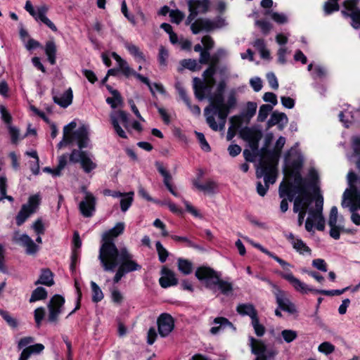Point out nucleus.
<instances>
[{
	"mask_svg": "<svg viewBox=\"0 0 360 360\" xmlns=\"http://www.w3.org/2000/svg\"><path fill=\"white\" fill-rule=\"evenodd\" d=\"M251 321V323L254 328L255 334L259 337L263 336L265 333L266 330L264 326L259 323L258 316H257L256 318L253 319Z\"/></svg>",
	"mask_w": 360,
	"mask_h": 360,
	"instance_id": "603ef678",
	"label": "nucleus"
},
{
	"mask_svg": "<svg viewBox=\"0 0 360 360\" xmlns=\"http://www.w3.org/2000/svg\"><path fill=\"white\" fill-rule=\"evenodd\" d=\"M195 276L200 281H204L205 287L213 290L217 285L221 292L229 295L233 290L232 284L220 278V275L213 269L207 266H200L195 271Z\"/></svg>",
	"mask_w": 360,
	"mask_h": 360,
	"instance_id": "39448f33",
	"label": "nucleus"
},
{
	"mask_svg": "<svg viewBox=\"0 0 360 360\" xmlns=\"http://www.w3.org/2000/svg\"><path fill=\"white\" fill-rule=\"evenodd\" d=\"M240 135L243 139L249 143L252 150H258L259 142L262 137V133L260 130L246 127L240 130Z\"/></svg>",
	"mask_w": 360,
	"mask_h": 360,
	"instance_id": "a211bd4d",
	"label": "nucleus"
},
{
	"mask_svg": "<svg viewBox=\"0 0 360 360\" xmlns=\"http://www.w3.org/2000/svg\"><path fill=\"white\" fill-rule=\"evenodd\" d=\"M72 98L73 94L71 88L67 89L60 96H53L54 102L63 108H67L68 106H69L72 102Z\"/></svg>",
	"mask_w": 360,
	"mask_h": 360,
	"instance_id": "c85d7f7f",
	"label": "nucleus"
},
{
	"mask_svg": "<svg viewBox=\"0 0 360 360\" xmlns=\"http://www.w3.org/2000/svg\"><path fill=\"white\" fill-rule=\"evenodd\" d=\"M32 229L37 235H43L45 232V227L41 219H37L32 225Z\"/></svg>",
	"mask_w": 360,
	"mask_h": 360,
	"instance_id": "052dcab7",
	"label": "nucleus"
},
{
	"mask_svg": "<svg viewBox=\"0 0 360 360\" xmlns=\"http://www.w3.org/2000/svg\"><path fill=\"white\" fill-rule=\"evenodd\" d=\"M269 285L272 287V292L274 295L276 303L278 307L283 311H288L290 314L296 312L295 305L290 301L286 292L281 290L276 285L269 282Z\"/></svg>",
	"mask_w": 360,
	"mask_h": 360,
	"instance_id": "f8f14e48",
	"label": "nucleus"
},
{
	"mask_svg": "<svg viewBox=\"0 0 360 360\" xmlns=\"http://www.w3.org/2000/svg\"><path fill=\"white\" fill-rule=\"evenodd\" d=\"M65 299L60 295H55L48 304V321L51 323H57L59 315L62 313Z\"/></svg>",
	"mask_w": 360,
	"mask_h": 360,
	"instance_id": "ddd939ff",
	"label": "nucleus"
},
{
	"mask_svg": "<svg viewBox=\"0 0 360 360\" xmlns=\"http://www.w3.org/2000/svg\"><path fill=\"white\" fill-rule=\"evenodd\" d=\"M188 6L190 14L186 19V24L191 25L193 23L192 22L199 13H205L208 11L210 0H189Z\"/></svg>",
	"mask_w": 360,
	"mask_h": 360,
	"instance_id": "2eb2a0df",
	"label": "nucleus"
},
{
	"mask_svg": "<svg viewBox=\"0 0 360 360\" xmlns=\"http://www.w3.org/2000/svg\"><path fill=\"white\" fill-rule=\"evenodd\" d=\"M156 250L158 254L159 260L164 263L169 255L168 251L163 247L160 241H157L155 243Z\"/></svg>",
	"mask_w": 360,
	"mask_h": 360,
	"instance_id": "3c124183",
	"label": "nucleus"
},
{
	"mask_svg": "<svg viewBox=\"0 0 360 360\" xmlns=\"http://www.w3.org/2000/svg\"><path fill=\"white\" fill-rule=\"evenodd\" d=\"M47 297V291L43 287L37 288L32 293L30 302H34L37 300H44Z\"/></svg>",
	"mask_w": 360,
	"mask_h": 360,
	"instance_id": "a19ab883",
	"label": "nucleus"
},
{
	"mask_svg": "<svg viewBox=\"0 0 360 360\" xmlns=\"http://www.w3.org/2000/svg\"><path fill=\"white\" fill-rule=\"evenodd\" d=\"M281 335L287 343H290L295 340L297 337V333L293 330H283L281 332Z\"/></svg>",
	"mask_w": 360,
	"mask_h": 360,
	"instance_id": "4d7b16f0",
	"label": "nucleus"
},
{
	"mask_svg": "<svg viewBox=\"0 0 360 360\" xmlns=\"http://www.w3.org/2000/svg\"><path fill=\"white\" fill-rule=\"evenodd\" d=\"M323 198L320 195L315 202V207L308 211L309 216L305 222V229L307 231H313L314 223H316V229L319 231H323L325 228V219L323 216Z\"/></svg>",
	"mask_w": 360,
	"mask_h": 360,
	"instance_id": "0eeeda50",
	"label": "nucleus"
},
{
	"mask_svg": "<svg viewBox=\"0 0 360 360\" xmlns=\"http://www.w3.org/2000/svg\"><path fill=\"white\" fill-rule=\"evenodd\" d=\"M124 222H118L114 227L105 231L102 235L101 245L99 249V254H101L103 248L110 245H115L113 239L121 235L124 230Z\"/></svg>",
	"mask_w": 360,
	"mask_h": 360,
	"instance_id": "6ab92c4d",
	"label": "nucleus"
},
{
	"mask_svg": "<svg viewBox=\"0 0 360 360\" xmlns=\"http://www.w3.org/2000/svg\"><path fill=\"white\" fill-rule=\"evenodd\" d=\"M44 349V346L41 343L30 345L22 349L19 360H28L32 354H40Z\"/></svg>",
	"mask_w": 360,
	"mask_h": 360,
	"instance_id": "bb28decb",
	"label": "nucleus"
},
{
	"mask_svg": "<svg viewBox=\"0 0 360 360\" xmlns=\"http://www.w3.org/2000/svg\"><path fill=\"white\" fill-rule=\"evenodd\" d=\"M46 8L45 7H40L37 9V15H36V20H40L48 26L53 32L57 31L56 25L46 17Z\"/></svg>",
	"mask_w": 360,
	"mask_h": 360,
	"instance_id": "72a5a7b5",
	"label": "nucleus"
},
{
	"mask_svg": "<svg viewBox=\"0 0 360 360\" xmlns=\"http://www.w3.org/2000/svg\"><path fill=\"white\" fill-rule=\"evenodd\" d=\"M273 160L271 158L262 160L256 169V177L264 178V184L259 181L256 185L257 193L262 197L266 194L269 185L274 184L276 181L277 169Z\"/></svg>",
	"mask_w": 360,
	"mask_h": 360,
	"instance_id": "20e7f679",
	"label": "nucleus"
},
{
	"mask_svg": "<svg viewBox=\"0 0 360 360\" xmlns=\"http://www.w3.org/2000/svg\"><path fill=\"white\" fill-rule=\"evenodd\" d=\"M110 120L116 134L122 139H127V136L120 124L127 129L129 126V115L124 110L114 111L110 114Z\"/></svg>",
	"mask_w": 360,
	"mask_h": 360,
	"instance_id": "9d476101",
	"label": "nucleus"
},
{
	"mask_svg": "<svg viewBox=\"0 0 360 360\" xmlns=\"http://www.w3.org/2000/svg\"><path fill=\"white\" fill-rule=\"evenodd\" d=\"M292 247L300 254L310 253L311 250L309 248L300 238L296 239L295 241H292Z\"/></svg>",
	"mask_w": 360,
	"mask_h": 360,
	"instance_id": "de8ad7c7",
	"label": "nucleus"
},
{
	"mask_svg": "<svg viewBox=\"0 0 360 360\" xmlns=\"http://www.w3.org/2000/svg\"><path fill=\"white\" fill-rule=\"evenodd\" d=\"M45 316V309L44 307H38L34 310V321L37 326H41V321Z\"/></svg>",
	"mask_w": 360,
	"mask_h": 360,
	"instance_id": "338daca9",
	"label": "nucleus"
},
{
	"mask_svg": "<svg viewBox=\"0 0 360 360\" xmlns=\"http://www.w3.org/2000/svg\"><path fill=\"white\" fill-rule=\"evenodd\" d=\"M217 188V183L212 180H209L202 185L201 191H203L208 194H214L216 191Z\"/></svg>",
	"mask_w": 360,
	"mask_h": 360,
	"instance_id": "5fc2aeb1",
	"label": "nucleus"
},
{
	"mask_svg": "<svg viewBox=\"0 0 360 360\" xmlns=\"http://www.w3.org/2000/svg\"><path fill=\"white\" fill-rule=\"evenodd\" d=\"M45 52L50 63L54 65L56 63V46L53 41L46 42Z\"/></svg>",
	"mask_w": 360,
	"mask_h": 360,
	"instance_id": "c9c22d12",
	"label": "nucleus"
},
{
	"mask_svg": "<svg viewBox=\"0 0 360 360\" xmlns=\"http://www.w3.org/2000/svg\"><path fill=\"white\" fill-rule=\"evenodd\" d=\"M85 197L79 205L81 214L84 217H91L96 210V199L92 193L85 191Z\"/></svg>",
	"mask_w": 360,
	"mask_h": 360,
	"instance_id": "412c9836",
	"label": "nucleus"
},
{
	"mask_svg": "<svg viewBox=\"0 0 360 360\" xmlns=\"http://www.w3.org/2000/svg\"><path fill=\"white\" fill-rule=\"evenodd\" d=\"M111 299L115 304H121L124 300V297L122 292L115 288L111 290Z\"/></svg>",
	"mask_w": 360,
	"mask_h": 360,
	"instance_id": "680f3d73",
	"label": "nucleus"
},
{
	"mask_svg": "<svg viewBox=\"0 0 360 360\" xmlns=\"http://www.w3.org/2000/svg\"><path fill=\"white\" fill-rule=\"evenodd\" d=\"M91 287L92 290V301L94 302H98L103 299V293L100 287L94 282H91Z\"/></svg>",
	"mask_w": 360,
	"mask_h": 360,
	"instance_id": "c03bdc74",
	"label": "nucleus"
},
{
	"mask_svg": "<svg viewBox=\"0 0 360 360\" xmlns=\"http://www.w3.org/2000/svg\"><path fill=\"white\" fill-rule=\"evenodd\" d=\"M158 332L161 337H167L174 328V321L172 316L167 313L160 315L157 320Z\"/></svg>",
	"mask_w": 360,
	"mask_h": 360,
	"instance_id": "4be33fe9",
	"label": "nucleus"
},
{
	"mask_svg": "<svg viewBox=\"0 0 360 360\" xmlns=\"http://www.w3.org/2000/svg\"><path fill=\"white\" fill-rule=\"evenodd\" d=\"M133 257L126 247L118 249L112 245L104 247L101 254H98L101 266L105 271L113 272L117 268L113 277L115 283H119L127 274L141 269V266Z\"/></svg>",
	"mask_w": 360,
	"mask_h": 360,
	"instance_id": "f257e3e1",
	"label": "nucleus"
},
{
	"mask_svg": "<svg viewBox=\"0 0 360 360\" xmlns=\"http://www.w3.org/2000/svg\"><path fill=\"white\" fill-rule=\"evenodd\" d=\"M34 284H42L47 286L53 285L54 284L53 273L49 269H42L39 279L35 281Z\"/></svg>",
	"mask_w": 360,
	"mask_h": 360,
	"instance_id": "7c9ffc66",
	"label": "nucleus"
},
{
	"mask_svg": "<svg viewBox=\"0 0 360 360\" xmlns=\"http://www.w3.org/2000/svg\"><path fill=\"white\" fill-rule=\"evenodd\" d=\"M169 17L171 18V20L172 22L179 24L184 18L185 15L181 11L176 9L172 10L169 12Z\"/></svg>",
	"mask_w": 360,
	"mask_h": 360,
	"instance_id": "6e6d98bb",
	"label": "nucleus"
},
{
	"mask_svg": "<svg viewBox=\"0 0 360 360\" xmlns=\"http://www.w3.org/2000/svg\"><path fill=\"white\" fill-rule=\"evenodd\" d=\"M70 161L74 163H79L86 173H89L96 167V164L93 161L91 154L82 149H74L70 155Z\"/></svg>",
	"mask_w": 360,
	"mask_h": 360,
	"instance_id": "1a4fd4ad",
	"label": "nucleus"
},
{
	"mask_svg": "<svg viewBox=\"0 0 360 360\" xmlns=\"http://www.w3.org/2000/svg\"><path fill=\"white\" fill-rule=\"evenodd\" d=\"M265 14L270 15L271 19L278 24H284L288 22V17L284 13L268 11Z\"/></svg>",
	"mask_w": 360,
	"mask_h": 360,
	"instance_id": "8fccbe9b",
	"label": "nucleus"
},
{
	"mask_svg": "<svg viewBox=\"0 0 360 360\" xmlns=\"http://www.w3.org/2000/svg\"><path fill=\"white\" fill-rule=\"evenodd\" d=\"M236 310L240 315L249 316L251 320L257 316V312L254 306L251 304H238Z\"/></svg>",
	"mask_w": 360,
	"mask_h": 360,
	"instance_id": "2f4dec72",
	"label": "nucleus"
},
{
	"mask_svg": "<svg viewBox=\"0 0 360 360\" xmlns=\"http://www.w3.org/2000/svg\"><path fill=\"white\" fill-rule=\"evenodd\" d=\"M254 247H255L256 248L259 249L260 251H262V252H264V254H266L269 257H270L272 259H274L284 269L288 270L290 267H291V265L288 262H285V260L281 259L280 257H278V256H276V255H274L271 252L269 251L267 249L264 248L260 244L255 243V244H254Z\"/></svg>",
	"mask_w": 360,
	"mask_h": 360,
	"instance_id": "473e14b6",
	"label": "nucleus"
},
{
	"mask_svg": "<svg viewBox=\"0 0 360 360\" xmlns=\"http://www.w3.org/2000/svg\"><path fill=\"white\" fill-rule=\"evenodd\" d=\"M76 126V122H71L63 127V139L57 146L58 149L62 148L65 145L72 144L74 142L77 143L79 149L88 147L89 143L88 127L82 125L72 131Z\"/></svg>",
	"mask_w": 360,
	"mask_h": 360,
	"instance_id": "7ed1b4c3",
	"label": "nucleus"
},
{
	"mask_svg": "<svg viewBox=\"0 0 360 360\" xmlns=\"http://www.w3.org/2000/svg\"><path fill=\"white\" fill-rule=\"evenodd\" d=\"M285 143V139L283 136H280L276 142L274 147V152H269L268 155L263 160H274V164L275 165V167H276L278 158L280 155L281 150Z\"/></svg>",
	"mask_w": 360,
	"mask_h": 360,
	"instance_id": "cd10ccee",
	"label": "nucleus"
},
{
	"mask_svg": "<svg viewBox=\"0 0 360 360\" xmlns=\"http://www.w3.org/2000/svg\"><path fill=\"white\" fill-rule=\"evenodd\" d=\"M175 86L181 98L184 101L187 106H190V100L188 96H187L186 90L179 82L176 84Z\"/></svg>",
	"mask_w": 360,
	"mask_h": 360,
	"instance_id": "774afa93",
	"label": "nucleus"
},
{
	"mask_svg": "<svg viewBox=\"0 0 360 360\" xmlns=\"http://www.w3.org/2000/svg\"><path fill=\"white\" fill-rule=\"evenodd\" d=\"M112 97H108L106 103L110 105L112 108H116L118 105L122 103V98L118 91H112Z\"/></svg>",
	"mask_w": 360,
	"mask_h": 360,
	"instance_id": "ea45409f",
	"label": "nucleus"
},
{
	"mask_svg": "<svg viewBox=\"0 0 360 360\" xmlns=\"http://www.w3.org/2000/svg\"><path fill=\"white\" fill-rule=\"evenodd\" d=\"M287 121L288 117L285 113L275 111L271 114V117L268 121V124L269 126H273L280 122H287Z\"/></svg>",
	"mask_w": 360,
	"mask_h": 360,
	"instance_id": "58836bf2",
	"label": "nucleus"
},
{
	"mask_svg": "<svg viewBox=\"0 0 360 360\" xmlns=\"http://www.w3.org/2000/svg\"><path fill=\"white\" fill-rule=\"evenodd\" d=\"M125 48L139 62L145 61L143 53L140 51L139 48L132 44H126Z\"/></svg>",
	"mask_w": 360,
	"mask_h": 360,
	"instance_id": "e433bc0d",
	"label": "nucleus"
},
{
	"mask_svg": "<svg viewBox=\"0 0 360 360\" xmlns=\"http://www.w3.org/2000/svg\"><path fill=\"white\" fill-rule=\"evenodd\" d=\"M273 107L269 104L262 105L259 108L257 120L259 122H264L268 117L269 112L272 110Z\"/></svg>",
	"mask_w": 360,
	"mask_h": 360,
	"instance_id": "a18cd8bd",
	"label": "nucleus"
},
{
	"mask_svg": "<svg viewBox=\"0 0 360 360\" xmlns=\"http://www.w3.org/2000/svg\"><path fill=\"white\" fill-rule=\"evenodd\" d=\"M296 188L297 190V193H299V195L295 198L293 211L295 213H298V224L301 226L307 211H309L310 209L309 207L311 203L312 199L310 193L303 185L299 184L296 186Z\"/></svg>",
	"mask_w": 360,
	"mask_h": 360,
	"instance_id": "423d86ee",
	"label": "nucleus"
},
{
	"mask_svg": "<svg viewBox=\"0 0 360 360\" xmlns=\"http://www.w3.org/2000/svg\"><path fill=\"white\" fill-rule=\"evenodd\" d=\"M162 276L159 279L161 287L167 288L169 286L176 285L178 283L174 273L169 269L164 267L162 269Z\"/></svg>",
	"mask_w": 360,
	"mask_h": 360,
	"instance_id": "393cba45",
	"label": "nucleus"
},
{
	"mask_svg": "<svg viewBox=\"0 0 360 360\" xmlns=\"http://www.w3.org/2000/svg\"><path fill=\"white\" fill-rule=\"evenodd\" d=\"M319 351L325 354H330L335 350V347L328 342H324L321 343L318 348Z\"/></svg>",
	"mask_w": 360,
	"mask_h": 360,
	"instance_id": "69168bd1",
	"label": "nucleus"
},
{
	"mask_svg": "<svg viewBox=\"0 0 360 360\" xmlns=\"http://www.w3.org/2000/svg\"><path fill=\"white\" fill-rule=\"evenodd\" d=\"M12 240L17 245L25 248L26 253L34 255L38 251V246L27 234H20L19 231H15Z\"/></svg>",
	"mask_w": 360,
	"mask_h": 360,
	"instance_id": "f3484780",
	"label": "nucleus"
},
{
	"mask_svg": "<svg viewBox=\"0 0 360 360\" xmlns=\"http://www.w3.org/2000/svg\"><path fill=\"white\" fill-rule=\"evenodd\" d=\"M226 25L225 20L218 18L214 20L209 19L200 18L197 19L191 25V31L196 34L202 30L210 31L216 28H221Z\"/></svg>",
	"mask_w": 360,
	"mask_h": 360,
	"instance_id": "9b49d317",
	"label": "nucleus"
},
{
	"mask_svg": "<svg viewBox=\"0 0 360 360\" xmlns=\"http://www.w3.org/2000/svg\"><path fill=\"white\" fill-rule=\"evenodd\" d=\"M188 6L190 14L186 19V24L191 25L193 23L192 22L199 13H205L208 11L210 0H189Z\"/></svg>",
	"mask_w": 360,
	"mask_h": 360,
	"instance_id": "4468645a",
	"label": "nucleus"
},
{
	"mask_svg": "<svg viewBox=\"0 0 360 360\" xmlns=\"http://www.w3.org/2000/svg\"><path fill=\"white\" fill-rule=\"evenodd\" d=\"M178 269L185 275L190 274L193 270V264L188 259L179 258L178 259Z\"/></svg>",
	"mask_w": 360,
	"mask_h": 360,
	"instance_id": "4c0bfd02",
	"label": "nucleus"
},
{
	"mask_svg": "<svg viewBox=\"0 0 360 360\" xmlns=\"http://www.w3.org/2000/svg\"><path fill=\"white\" fill-rule=\"evenodd\" d=\"M172 238L174 239L176 241L184 242V243H186L187 244V245L188 247L193 248H194L195 250H200V251H204L205 250V248L202 246L193 243V241H191V240H189L186 237H182V236H172Z\"/></svg>",
	"mask_w": 360,
	"mask_h": 360,
	"instance_id": "49530a36",
	"label": "nucleus"
},
{
	"mask_svg": "<svg viewBox=\"0 0 360 360\" xmlns=\"http://www.w3.org/2000/svg\"><path fill=\"white\" fill-rule=\"evenodd\" d=\"M281 276L288 281L293 287L294 288L302 292V293H308L309 292H316V289H314L313 288L309 287L306 283L302 282L298 278L295 277L293 274L291 272H288L285 274H282Z\"/></svg>",
	"mask_w": 360,
	"mask_h": 360,
	"instance_id": "5701e85b",
	"label": "nucleus"
},
{
	"mask_svg": "<svg viewBox=\"0 0 360 360\" xmlns=\"http://www.w3.org/2000/svg\"><path fill=\"white\" fill-rule=\"evenodd\" d=\"M213 323L217 326L212 327L210 329V333L212 335H216L220 331L224 330L226 328H230L233 330H236V328L226 318L224 317H217L214 319Z\"/></svg>",
	"mask_w": 360,
	"mask_h": 360,
	"instance_id": "a878e982",
	"label": "nucleus"
},
{
	"mask_svg": "<svg viewBox=\"0 0 360 360\" xmlns=\"http://www.w3.org/2000/svg\"><path fill=\"white\" fill-rule=\"evenodd\" d=\"M257 103L254 102H248L245 111L243 112V116L248 120L251 119L256 113Z\"/></svg>",
	"mask_w": 360,
	"mask_h": 360,
	"instance_id": "864d4df0",
	"label": "nucleus"
},
{
	"mask_svg": "<svg viewBox=\"0 0 360 360\" xmlns=\"http://www.w3.org/2000/svg\"><path fill=\"white\" fill-rule=\"evenodd\" d=\"M210 105L204 110V115L208 126L214 131L224 129L230 110L236 105L234 92L229 94L226 102L224 94L215 91L209 97Z\"/></svg>",
	"mask_w": 360,
	"mask_h": 360,
	"instance_id": "f03ea898",
	"label": "nucleus"
},
{
	"mask_svg": "<svg viewBox=\"0 0 360 360\" xmlns=\"http://www.w3.org/2000/svg\"><path fill=\"white\" fill-rule=\"evenodd\" d=\"M169 56L167 50L164 46H160L159 49L158 61L160 65L166 66L167 60Z\"/></svg>",
	"mask_w": 360,
	"mask_h": 360,
	"instance_id": "0e129e2a",
	"label": "nucleus"
},
{
	"mask_svg": "<svg viewBox=\"0 0 360 360\" xmlns=\"http://www.w3.org/2000/svg\"><path fill=\"white\" fill-rule=\"evenodd\" d=\"M119 70L121 71L126 77H129L133 75L135 71L129 67L127 62L126 60L121 61L120 64H118Z\"/></svg>",
	"mask_w": 360,
	"mask_h": 360,
	"instance_id": "13d9d810",
	"label": "nucleus"
},
{
	"mask_svg": "<svg viewBox=\"0 0 360 360\" xmlns=\"http://www.w3.org/2000/svg\"><path fill=\"white\" fill-rule=\"evenodd\" d=\"M249 341L252 353L257 356L255 360H267L265 354V344L262 340H257L253 337H250Z\"/></svg>",
	"mask_w": 360,
	"mask_h": 360,
	"instance_id": "b1692460",
	"label": "nucleus"
},
{
	"mask_svg": "<svg viewBox=\"0 0 360 360\" xmlns=\"http://www.w3.org/2000/svg\"><path fill=\"white\" fill-rule=\"evenodd\" d=\"M41 202V198L39 194L31 195L26 204L22 205L20 210L18 213L15 220L16 224L20 226L38 210Z\"/></svg>",
	"mask_w": 360,
	"mask_h": 360,
	"instance_id": "6e6552de",
	"label": "nucleus"
},
{
	"mask_svg": "<svg viewBox=\"0 0 360 360\" xmlns=\"http://www.w3.org/2000/svg\"><path fill=\"white\" fill-rule=\"evenodd\" d=\"M0 315L11 328H18V322L17 319L12 316L8 311L0 309Z\"/></svg>",
	"mask_w": 360,
	"mask_h": 360,
	"instance_id": "79ce46f5",
	"label": "nucleus"
},
{
	"mask_svg": "<svg viewBox=\"0 0 360 360\" xmlns=\"http://www.w3.org/2000/svg\"><path fill=\"white\" fill-rule=\"evenodd\" d=\"M326 75L327 70L324 67L320 65H316L314 66V72L312 73V77L314 79L323 78L325 77Z\"/></svg>",
	"mask_w": 360,
	"mask_h": 360,
	"instance_id": "e2e57ef3",
	"label": "nucleus"
},
{
	"mask_svg": "<svg viewBox=\"0 0 360 360\" xmlns=\"http://www.w3.org/2000/svg\"><path fill=\"white\" fill-rule=\"evenodd\" d=\"M195 134L196 137L200 144L201 148L206 152L210 151L211 148H210L209 143H207V141H206L204 134L202 133L198 132V131H195Z\"/></svg>",
	"mask_w": 360,
	"mask_h": 360,
	"instance_id": "bf43d9fd",
	"label": "nucleus"
},
{
	"mask_svg": "<svg viewBox=\"0 0 360 360\" xmlns=\"http://www.w3.org/2000/svg\"><path fill=\"white\" fill-rule=\"evenodd\" d=\"M300 183L297 184L295 186L287 185L282 183L279 187V196L283 198L281 202L280 208L282 212H285L288 209V203L287 199L285 198V196L288 197V200L290 202L295 200V195H299V193H297L296 186H297Z\"/></svg>",
	"mask_w": 360,
	"mask_h": 360,
	"instance_id": "dca6fc26",
	"label": "nucleus"
},
{
	"mask_svg": "<svg viewBox=\"0 0 360 360\" xmlns=\"http://www.w3.org/2000/svg\"><path fill=\"white\" fill-rule=\"evenodd\" d=\"M68 155L64 154L58 158V164L55 169L46 167L43 169L44 172L51 173L54 176H60L61 171L65 168L67 164Z\"/></svg>",
	"mask_w": 360,
	"mask_h": 360,
	"instance_id": "c756f323",
	"label": "nucleus"
},
{
	"mask_svg": "<svg viewBox=\"0 0 360 360\" xmlns=\"http://www.w3.org/2000/svg\"><path fill=\"white\" fill-rule=\"evenodd\" d=\"M359 0H346L344 6L348 11H342V13L345 17H349L352 20V25L354 29L360 27V9L356 8Z\"/></svg>",
	"mask_w": 360,
	"mask_h": 360,
	"instance_id": "aec40b11",
	"label": "nucleus"
},
{
	"mask_svg": "<svg viewBox=\"0 0 360 360\" xmlns=\"http://www.w3.org/2000/svg\"><path fill=\"white\" fill-rule=\"evenodd\" d=\"M323 5V11L326 15H330L333 11L339 10V5L338 4V0H329Z\"/></svg>",
	"mask_w": 360,
	"mask_h": 360,
	"instance_id": "09e8293b",
	"label": "nucleus"
},
{
	"mask_svg": "<svg viewBox=\"0 0 360 360\" xmlns=\"http://www.w3.org/2000/svg\"><path fill=\"white\" fill-rule=\"evenodd\" d=\"M134 192L124 193L120 200V207L122 212H125L131 205L133 202Z\"/></svg>",
	"mask_w": 360,
	"mask_h": 360,
	"instance_id": "37998d69",
	"label": "nucleus"
},
{
	"mask_svg": "<svg viewBox=\"0 0 360 360\" xmlns=\"http://www.w3.org/2000/svg\"><path fill=\"white\" fill-rule=\"evenodd\" d=\"M155 167L158 172L162 176L163 182L167 188L171 187L172 186L171 184L172 177L170 173L165 168L163 165L160 162H155Z\"/></svg>",
	"mask_w": 360,
	"mask_h": 360,
	"instance_id": "f704fd0d",
	"label": "nucleus"
}]
</instances>
